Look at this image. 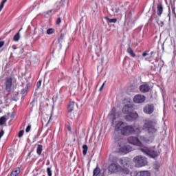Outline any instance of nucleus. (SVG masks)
Segmentation results:
<instances>
[{"mask_svg": "<svg viewBox=\"0 0 176 176\" xmlns=\"http://www.w3.org/2000/svg\"><path fill=\"white\" fill-rule=\"evenodd\" d=\"M115 130L116 131H120L122 135H130L133 128H131V126L126 125V123L120 121L116 124Z\"/></svg>", "mask_w": 176, "mask_h": 176, "instance_id": "obj_1", "label": "nucleus"}, {"mask_svg": "<svg viewBox=\"0 0 176 176\" xmlns=\"http://www.w3.org/2000/svg\"><path fill=\"white\" fill-rule=\"evenodd\" d=\"M157 121L156 120H146L143 125V130L147 131L150 134H155L157 131L156 129Z\"/></svg>", "mask_w": 176, "mask_h": 176, "instance_id": "obj_2", "label": "nucleus"}, {"mask_svg": "<svg viewBox=\"0 0 176 176\" xmlns=\"http://www.w3.org/2000/svg\"><path fill=\"white\" fill-rule=\"evenodd\" d=\"M133 161L135 162V167L138 168L144 167L148 164V160H146V157H142L141 155L135 157L133 158Z\"/></svg>", "mask_w": 176, "mask_h": 176, "instance_id": "obj_3", "label": "nucleus"}, {"mask_svg": "<svg viewBox=\"0 0 176 176\" xmlns=\"http://www.w3.org/2000/svg\"><path fill=\"white\" fill-rule=\"evenodd\" d=\"M141 152L144 153V155H147V156H151L153 159L155 157H157V152L150 150L147 147H143L140 148Z\"/></svg>", "mask_w": 176, "mask_h": 176, "instance_id": "obj_4", "label": "nucleus"}, {"mask_svg": "<svg viewBox=\"0 0 176 176\" xmlns=\"http://www.w3.org/2000/svg\"><path fill=\"white\" fill-rule=\"evenodd\" d=\"M74 108H75V102H69L67 107V116H68V118H70V119H74V118H75V115H74V113H72V111H74Z\"/></svg>", "mask_w": 176, "mask_h": 176, "instance_id": "obj_5", "label": "nucleus"}, {"mask_svg": "<svg viewBox=\"0 0 176 176\" xmlns=\"http://www.w3.org/2000/svg\"><path fill=\"white\" fill-rule=\"evenodd\" d=\"M133 151V148L131 146L126 145V146H119L118 147V152L122 153V155H126V153H129Z\"/></svg>", "mask_w": 176, "mask_h": 176, "instance_id": "obj_6", "label": "nucleus"}, {"mask_svg": "<svg viewBox=\"0 0 176 176\" xmlns=\"http://www.w3.org/2000/svg\"><path fill=\"white\" fill-rule=\"evenodd\" d=\"M128 142L129 144H131L132 145H136L137 146H142V143L137 137L131 136L128 138Z\"/></svg>", "mask_w": 176, "mask_h": 176, "instance_id": "obj_7", "label": "nucleus"}, {"mask_svg": "<svg viewBox=\"0 0 176 176\" xmlns=\"http://www.w3.org/2000/svg\"><path fill=\"white\" fill-rule=\"evenodd\" d=\"M12 85H13V80L12 79V77L6 78V81H5L6 91H7L8 93H10V91H12Z\"/></svg>", "mask_w": 176, "mask_h": 176, "instance_id": "obj_8", "label": "nucleus"}, {"mask_svg": "<svg viewBox=\"0 0 176 176\" xmlns=\"http://www.w3.org/2000/svg\"><path fill=\"white\" fill-rule=\"evenodd\" d=\"M138 118V113L130 112L126 114L125 119L127 122H134Z\"/></svg>", "mask_w": 176, "mask_h": 176, "instance_id": "obj_9", "label": "nucleus"}, {"mask_svg": "<svg viewBox=\"0 0 176 176\" xmlns=\"http://www.w3.org/2000/svg\"><path fill=\"white\" fill-rule=\"evenodd\" d=\"M145 100H146L145 96L141 94L135 95L133 98V102L136 104H142V102H145Z\"/></svg>", "mask_w": 176, "mask_h": 176, "instance_id": "obj_10", "label": "nucleus"}, {"mask_svg": "<svg viewBox=\"0 0 176 176\" xmlns=\"http://www.w3.org/2000/svg\"><path fill=\"white\" fill-rule=\"evenodd\" d=\"M139 89L141 93H149L151 91V85L148 82H144L140 86Z\"/></svg>", "mask_w": 176, "mask_h": 176, "instance_id": "obj_11", "label": "nucleus"}, {"mask_svg": "<svg viewBox=\"0 0 176 176\" xmlns=\"http://www.w3.org/2000/svg\"><path fill=\"white\" fill-rule=\"evenodd\" d=\"M153 111H155V107L153 104H146L144 109L143 112L144 113H146L147 115H151V113H153Z\"/></svg>", "mask_w": 176, "mask_h": 176, "instance_id": "obj_12", "label": "nucleus"}, {"mask_svg": "<svg viewBox=\"0 0 176 176\" xmlns=\"http://www.w3.org/2000/svg\"><path fill=\"white\" fill-rule=\"evenodd\" d=\"M119 170V165H118V162L111 163L109 166V171L110 173H118Z\"/></svg>", "mask_w": 176, "mask_h": 176, "instance_id": "obj_13", "label": "nucleus"}, {"mask_svg": "<svg viewBox=\"0 0 176 176\" xmlns=\"http://www.w3.org/2000/svg\"><path fill=\"white\" fill-rule=\"evenodd\" d=\"M149 56V51H145L142 54V57H145L144 58L145 61H148L149 63H151V61L153 60V56Z\"/></svg>", "mask_w": 176, "mask_h": 176, "instance_id": "obj_14", "label": "nucleus"}, {"mask_svg": "<svg viewBox=\"0 0 176 176\" xmlns=\"http://www.w3.org/2000/svg\"><path fill=\"white\" fill-rule=\"evenodd\" d=\"M20 171H21L20 167L15 168L11 172L10 176H17L20 174Z\"/></svg>", "mask_w": 176, "mask_h": 176, "instance_id": "obj_15", "label": "nucleus"}, {"mask_svg": "<svg viewBox=\"0 0 176 176\" xmlns=\"http://www.w3.org/2000/svg\"><path fill=\"white\" fill-rule=\"evenodd\" d=\"M136 176H151V173L148 170H143L136 173Z\"/></svg>", "mask_w": 176, "mask_h": 176, "instance_id": "obj_16", "label": "nucleus"}, {"mask_svg": "<svg viewBox=\"0 0 176 176\" xmlns=\"http://www.w3.org/2000/svg\"><path fill=\"white\" fill-rule=\"evenodd\" d=\"M131 129H132V131H131L129 133V135L130 134H140V133H141V129H140L139 127L134 128V127L131 126Z\"/></svg>", "mask_w": 176, "mask_h": 176, "instance_id": "obj_17", "label": "nucleus"}, {"mask_svg": "<svg viewBox=\"0 0 176 176\" xmlns=\"http://www.w3.org/2000/svg\"><path fill=\"white\" fill-rule=\"evenodd\" d=\"M118 162L120 164H121V166H123L124 167V166H129V162L126 159L120 158L118 159Z\"/></svg>", "mask_w": 176, "mask_h": 176, "instance_id": "obj_18", "label": "nucleus"}, {"mask_svg": "<svg viewBox=\"0 0 176 176\" xmlns=\"http://www.w3.org/2000/svg\"><path fill=\"white\" fill-rule=\"evenodd\" d=\"M163 13V6L162 4L157 5V15L159 17L162 16V14Z\"/></svg>", "mask_w": 176, "mask_h": 176, "instance_id": "obj_19", "label": "nucleus"}, {"mask_svg": "<svg viewBox=\"0 0 176 176\" xmlns=\"http://www.w3.org/2000/svg\"><path fill=\"white\" fill-rule=\"evenodd\" d=\"M155 65H157V67L162 68L163 65H164V61H163L162 59L155 60Z\"/></svg>", "mask_w": 176, "mask_h": 176, "instance_id": "obj_20", "label": "nucleus"}, {"mask_svg": "<svg viewBox=\"0 0 176 176\" xmlns=\"http://www.w3.org/2000/svg\"><path fill=\"white\" fill-rule=\"evenodd\" d=\"M126 52L129 53V54H130L131 57H135V54L134 53V51L131 47H129Z\"/></svg>", "mask_w": 176, "mask_h": 176, "instance_id": "obj_21", "label": "nucleus"}, {"mask_svg": "<svg viewBox=\"0 0 176 176\" xmlns=\"http://www.w3.org/2000/svg\"><path fill=\"white\" fill-rule=\"evenodd\" d=\"M42 151H43V146L41 144H38L36 149V153L38 155V156L42 155Z\"/></svg>", "mask_w": 176, "mask_h": 176, "instance_id": "obj_22", "label": "nucleus"}, {"mask_svg": "<svg viewBox=\"0 0 176 176\" xmlns=\"http://www.w3.org/2000/svg\"><path fill=\"white\" fill-rule=\"evenodd\" d=\"M6 116H3L0 118V126H3V124H6Z\"/></svg>", "mask_w": 176, "mask_h": 176, "instance_id": "obj_23", "label": "nucleus"}, {"mask_svg": "<svg viewBox=\"0 0 176 176\" xmlns=\"http://www.w3.org/2000/svg\"><path fill=\"white\" fill-rule=\"evenodd\" d=\"M130 111V107L127 104H126L125 106H124L123 109H122V112L123 113H127L129 114V112Z\"/></svg>", "mask_w": 176, "mask_h": 176, "instance_id": "obj_24", "label": "nucleus"}, {"mask_svg": "<svg viewBox=\"0 0 176 176\" xmlns=\"http://www.w3.org/2000/svg\"><path fill=\"white\" fill-rule=\"evenodd\" d=\"M111 116H113V120H116V108L113 107L111 109Z\"/></svg>", "mask_w": 176, "mask_h": 176, "instance_id": "obj_25", "label": "nucleus"}, {"mask_svg": "<svg viewBox=\"0 0 176 176\" xmlns=\"http://www.w3.org/2000/svg\"><path fill=\"white\" fill-rule=\"evenodd\" d=\"M88 149H89V147L87 146V145L86 144L82 145V154L84 155V156H86V155H87Z\"/></svg>", "mask_w": 176, "mask_h": 176, "instance_id": "obj_26", "label": "nucleus"}, {"mask_svg": "<svg viewBox=\"0 0 176 176\" xmlns=\"http://www.w3.org/2000/svg\"><path fill=\"white\" fill-rule=\"evenodd\" d=\"M105 20H107V23H116V21H118V19H109L108 16H105L104 17Z\"/></svg>", "mask_w": 176, "mask_h": 176, "instance_id": "obj_27", "label": "nucleus"}, {"mask_svg": "<svg viewBox=\"0 0 176 176\" xmlns=\"http://www.w3.org/2000/svg\"><path fill=\"white\" fill-rule=\"evenodd\" d=\"M13 40L14 41V42H19V41L20 40V32H18L13 38Z\"/></svg>", "mask_w": 176, "mask_h": 176, "instance_id": "obj_28", "label": "nucleus"}, {"mask_svg": "<svg viewBox=\"0 0 176 176\" xmlns=\"http://www.w3.org/2000/svg\"><path fill=\"white\" fill-rule=\"evenodd\" d=\"M100 174V168L98 167H96L93 172V176H98Z\"/></svg>", "mask_w": 176, "mask_h": 176, "instance_id": "obj_29", "label": "nucleus"}, {"mask_svg": "<svg viewBox=\"0 0 176 176\" xmlns=\"http://www.w3.org/2000/svg\"><path fill=\"white\" fill-rule=\"evenodd\" d=\"M43 34H45V31L43 30V28H41L38 30V38H41V36H43Z\"/></svg>", "mask_w": 176, "mask_h": 176, "instance_id": "obj_30", "label": "nucleus"}, {"mask_svg": "<svg viewBox=\"0 0 176 176\" xmlns=\"http://www.w3.org/2000/svg\"><path fill=\"white\" fill-rule=\"evenodd\" d=\"M6 2H8V0H3L0 4V12L2 11V10L3 9V7L5 6V3H6Z\"/></svg>", "mask_w": 176, "mask_h": 176, "instance_id": "obj_31", "label": "nucleus"}, {"mask_svg": "<svg viewBox=\"0 0 176 176\" xmlns=\"http://www.w3.org/2000/svg\"><path fill=\"white\" fill-rule=\"evenodd\" d=\"M47 35H52V34H54V29L50 28L47 30Z\"/></svg>", "mask_w": 176, "mask_h": 176, "instance_id": "obj_32", "label": "nucleus"}, {"mask_svg": "<svg viewBox=\"0 0 176 176\" xmlns=\"http://www.w3.org/2000/svg\"><path fill=\"white\" fill-rule=\"evenodd\" d=\"M140 140L143 141V142H149V140L145 137L140 136Z\"/></svg>", "mask_w": 176, "mask_h": 176, "instance_id": "obj_33", "label": "nucleus"}, {"mask_svg": "<svg viewBox=\"0 0 176 176\" xmlns=\"http://www.w3.org/2000/svg\"><path fill=\"white\" fill-rule=\"evenodd\" d=\"M28 89V84H27L26 87L21 90V94H25V93H27Z\"/></svg>", "mask_w": 176, "mask_h": 176, "instance_id": "obj_34", "label": "nucleus"}, {"mask_svg": "<svg viewBox=\"0 0 176 176\" xmlns=\"http://www.w3.org/2000/svg\"><path fill=\"white\" fill-rule=\"evenodd\" d=\"M63 39H64V34H62L58 38V43H61V42H63Z\"/></svg>", "mask_w": 176, "mask_h": 176, "instance_id": "obj_35", "label": "nucleus"}, {"mask_svg": "<svg viewBox=\"0 0 176 176\" xmlns=\"http://www.w3.org/2000/svg\"><path fill=\"white\" fill-rule=\"evenodd\" d=\"M3 45H5V41H0V53L2 52V47H3Z\"/></svg>", "mask_w": 176, "mask_h": 176, "instance_id": "obj_36", "label": "nucleus"}, {"mask_svg": "<svg viewBox=\"0 0 176 176\" xmlns=\"http://www.w3.org/2000/svg\"><path fill=\"white\" fill-rule=\"evenodd\" d=\"M23 135H24V131L21 130L19 132L18 137H19V138H21V137H23Z\"/></svg>", "mask_w": 176, "mask_h": 176, "instance_id": "obj_37", "label": "nucleus"}, {"mask_svg": "<svg viewBox=\"0 0 176 176\" xmlns=\"http://www.w3.org/2000/svg\"><path fill=\"white\" fill-rule=\"evenodd\" d=\"M47 173L48 176H52V168H47Z\"/></svg>", "mask_w": 176, "mask_h": 176, "instance_id": "obj_38", "label": "nucleus"}, {"mask_svg": "<svg viewBox=\"0 0 176 176\" xmlns=\"http://www.w3.org/2000/svg\"><path fill=\"white\" fill-rule=\"evenodd\" d=\"M41 86H42V80H39L36 83V87L37 89H39V87H41Z\"/></svg>", "mask_w": 176, "mask_h": 176, "instance_id": "obj_39", "label": "nucleus"}, {"mask_svg": "<svg viewBox=\"0 0 176 176\" xmlns=\"http://www.w3.org/2000/svg\"><path fill=\"white\" fill-rule=\"evenodd\" d=\"M26 133H30L31 131V125H28L25 129Z\"/></svg>", "mask_w": 176, "mask_h": 176, "instance_id": "obj_40", "label": "nucleus"}, {"mask_svg": "<svg viewBox=\"0 0 176 176\" xmlns=\"http://www.w3.org/2000/svg\"><path fill=\"white\" fill-rule=\"evenodd\" d=\"M3 134H5V131H3V129H1V131H0V140L1 138H2V137H3Z\"/></svg>", "mask_w": 176, "mask_h": 176, "instance_id": "obj_41", "label": "nucleus"}, {"mask_svg": "<svg viewBox=\"0 0 176 176\" xmlns=\"http://www.w3.org/2000/svg\"><path fill=\"white\" fill-rule=\"evenodd\" d=\"M59 3H60V6H64L65 3V0H60Z\"/></svg>", "mask_w": 176, "mask_h": 176, "instance_id": "obj_42", "label": "nucleus"}, {"mask_svg": "<svg viewBox=\"0 0 176 176\" xmlns=\"http://www.w3.org/2000/svg\"><path fill=\"white\" fill-rule=\"evenodd\" d=\"M56 24L58 25L59 24H61V18H58L56 19Z\"/></svg>", "mask_w": 176, "mask_h": 176, "instance_id": "obj_43", "label": "nucleus"}, {"mask_svg": "<svg viewBox=\"0 0 176 176\" xmlns=\"http://www.w3.org/2000/svg\"><path fill=\"white\" fill-rule=\"evenodd\" d=\"M56 12H57V10H51L47 12V14H50V13H56Z\"/></svg>", "mask_w": 176, "mask_h": 176, "instance_id": "obj_44", "label": "nucleus"}, {"mask_svg": "<svg viewBox=\"0 0 176 176\" xmlns=\"http://www.w3.org/2000/svg\"><path fill=\"white\" fill-rule=\"evenodd\" d=\"M104 86H105V82H103V84L102 85V86L100 87L99 91H101V90H102V89H104Z\"/></svg>", "mask_w": 176, "mask_h": 176, "instance_id": "obj_45", "label": "nucleus"}, {"mask_svg": "<svg viewBox=\"0 0 176 176\" xmlns=\"http://www.w3.org/2000/svg\"><path fill=\"white\" fill-rule=\"evenodd\" d=\"M154 16H155V14H153L151 17L150 18V20L152 21L153 20L154 18Z\"/></svg>", "mask_w": 176, "mask_h": 176, "instance_id": "obj_46", "label": "nucleus"}, {"mask_svg": "<svg viewBox=\"0 0 176 176\" xmlns=\"http://www.w3.org/2000/svg\"><path fill=\"white\" fill-rule=\"evenodd\" d=\"M67 130H68L69 131H71V126H67Z\"/></svg>", "mask_w": 176, "mask_h": 176, "instance_id": "obj_47", "label": "nucleus"}, {"mask_svg": "<svg viewBox=\"0 0 176 176\" xmlns=\"http://www.w3.org/2000/svg\"><path fill=\"white\" fill-rule=\"evenodd\" d=\"M161 24H162L161 27H163V25H164V22L161 21Z\"/></svg>", "mask_w": 176, "mask_h": 176, "instance_id": "obj_48", "label": "nucleus"}, {"mask_svg": "<svg viewBox=\"0 0 176 176\" xmlns=\"http://www.w3.org/2000/svg\"><path fill=\"white\" fill-rule=\"evenodd\" d=\"M116 13H119V9H116Z\"/></svg>", "mask_w": 176, "mask_h": 176, "instance_id": "obj_49", "label": "nucleus"}, {"mask_svg": "<svg viewBox=\"0 0 176 176\" xmlns=\"http://www.w3.org/2000/svg\"><path fill=\"white\" fill-rule=\"evenodd\" d=\"M61 80V78H60L59 80H58L57 83H60V81Z\"/></svg>", "mask_w": 176, "mask_h": 176, "instance_id": "obj_50", "label": "nucleus"}, {"mask_svg": "<svg viewBox=\"0 0 176 176\" xmlns=\"http://www.w3.org/2000/svg\"><path fill=\"white\" fill-rule=\"evenodd\" d=\"M151 56H153V52H151Z\"/></svg>", "mask_w": 176, "mask_h": 176, "instance_id": "obj_51", "label": "nucleus"}, {"mask_svg": "<svg viewBox=\"0 0 176 176\" xmlns=\"http://www.w3.org/2000/svg\"><path fill=\"white\" fill-rule=\"evenodd\" d=\"M157 23H159V18H157Z\"/></svg>", "mask_w": 176, "mask_h": 176, "instance_id": "obj_52", "label": "nucleus"}, {"mask_svg": "<svg viewBox=\"0 0 176 176\" xmlns=\"http://www.w3.org/2000/svg\"><path fill=\"white\" fill-rule=\"evenodd\" d=\"M0 104H2V100H0Z\"/></svg>", "mask_w": 176, "mask_h": 176, "instance_id": "obj_53", "label": "nucleus"}, {"mask_svg": "<svg viewBox=\"0 0 176 176\" xmlns=\"http://www.w3.org/2000/svg\"><path fill=\"white\" fill-rule=\"evenodd\" d=\"M114 159H115V160H116L117 158H116V157H114Z\"/></svg>", "mask_w": 176, "mask_h": 176, "instance_id": "obj_54", "label": "nucleus"}, {"mask_svg": "<svg viewBox=\"0 0 176 176\" xmlns=\"http://www.w3.org/2000/svg\"><path fill=\"white\" fill-rule=\"evenodd\" d=\"M58 9H60V8H57V10H58Z\"/></svg>", "mask_w": 176, "mask_h": 176, "instance_id": "obj_55", "label": "nucleus"}, {"mask_svg": "<svg viewBox=\"0 0 176 176\" xmlns=\"http://www.w3.org/2000/svg\"><path fill=\"white\" fill-rule=\"evenodd\" d=\"M19 31H21V29H19Z\"/></svg>", "mask_w": 176, "mask_h": 176, "instance_id": "obj_56", "label": "nucleus"}, {"mask_svg": "<svg viewBox=\"0 0 176 176\" xmlns=\"http://www.w3.org/2000/svg\"><path fill=\"white\" fill-rule=\"evenodd\" d=\"M23 85H24V84L22 83V86H23V87L24 86Z\"/></svg>", "mask_w": 176, "mask_h": 176, "instance_id": "obj_57", "label": "nucleus"}, {"mask_svg": "<svg viewBox=\"0 0 176 176\" xmlns=\"http://www.w3.org/2000/svg\"><path fill=\"white\" fill-rule=\"evenodd\" d=\"M49 122H50V120H48V123H49Z\"/></svg>", "mask_w": 176, "mask_h": 176, "instance_id": "obj_58", "label": "nucleus"}]
</instances>
